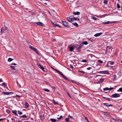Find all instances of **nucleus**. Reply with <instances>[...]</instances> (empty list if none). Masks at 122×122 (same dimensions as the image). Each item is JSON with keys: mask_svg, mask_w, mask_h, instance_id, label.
Listing matches in <instances>:
<instances>
[{"mask_svg": "<svg viewBox=\"0 0 122 122\" xmlns=\"http://www.w3.org/2000/svg\"><path fill=\"white\" fill-rule=\"evenodd\" d=\"M13 60V59L11 58H9L8 59V61L9 62H10L12 61Z\"/></svg>", "mask_w": 122, "mask_h": 122, "instance_id": "nucleus-27", "label": "nucleus"}, {"mask_svg": "<svg viewBox=\"0 0 122 122\" xmlns=\"http://www.w3.org/2000/svg\"><path fill=\"white\" fill-rule=\"evenodd\" d=\"M73 19L74 20H74H76L77 21H80V19H79L78 17H73Z\"/></svg>", "mask_w": 122, "mask_h": 122, "instance_id": "nucleus-16", "label": "nucleus"}, {"mask_svg": "<svg viewBox=\"0 0 122 122\" xmlns=\"http://www.w3.org/2000/svg\"><path fill=\"white\" fill-rule=\"evenodd\" d=\"M37 17L39 21L41 20L43 18V15L42 14H38L37 16Z\"/></svg>", "mask_w": 122, "mask_h": 122, "instance_id": "nucleus-5", "label": "nucleus"}, {"mask_svg": "<svg viewBox=\"0 0 122 122\" xmlns=\"http://www.w3.org/2000/svg\"><path fill=\"white\" fill-rule=\"evenodd\" d=\"M51 120L52 122H56V120L54 119L51 118Z\"/></svg>", "mask_w": 122, "mask_h": 122, "instance_id": "nucleus-23", "label": "nucleus"}, {"mask_svg": "<svg viewBox=\"0 0 122 122\" xmlns=\"http://www.w3.org/2000/svg\"><path fill=\"white\" fill-rule=\"evenodd\" d=\"M37 65L41 69L43 67H42V66H41V65H40V64H37Z\"/></svg>", "mask_w": 122, "mask_h": 122, "instance_id": "nucleus-21", "label": "nucleus"}, {"mask_svg": "<svg viewBox=\"0 0 122 122\" xmlns=\"http://www.w3.org/2000/svg\"><path fill=\"white\" fill-rule=\"evenodd\" d=\"M117 7L118 8H120V6L118 4H117Z\"/></svg>", "mask_w": 122, "mask_h": 122, "instance_id": "nucleus-52", "label": "nucleus"}, {"mask_svg": "<svg viewBox=\"0 0 122 122\" xmlns=\"http://www.w3.org/2000/svg\"><path fill=\"white\" fill-rule=\"evenodd\" d=\"M29 48L32 49V50H34V48H34V47H33V46H29Z\"/></svg>", "mask_w": 122, "mask_h": 122, "instance_id": "nucleus-31", "label": "nucleus"}, {"mask_svg": "<svg viewBox=\"0 0 122 122\" xmlns=\"http://www.w3.org/2000/svg\"><path fill=\"white\" fill-rule=\"evenodd\" d=\"M12 112L14 113L15 115L16 116H17L18 115L17 113V111L15 110L12 111Z\"/></svg>", "mask_w": 122, "mask_h": 122, "instance_id": "nucleus-13", "label": "nucleus"}, {"mask_svg": "<svg viewBox=\"0 0 122 122\" xmlns=\"http://www.w3.org/2000/svg\"><path fill=\"white\" fill-rule=\"evenodd\" d=\"M120 91V92H122V88H119V90H118L117 91V92Z\"/></svg>", "mask_w": 122, "mask_h": 122, "instance_id": "nucleus-33", "label": "nucleus"}, {"mask_svg": "<svg viewBox=\"0 0 122 122\" xmlns=\"http://www.w3.org/2000/svg\"><path fill=\"white\" fill-rule=\"evenodd\" d=\"M21 117H22L26 118V117H27L26 115H24L22 116H21Z\"/></svg>", "mask_w": 122, "mask_h": 122, "instance_id": "nucleus-45", "label": "nucleus"}, {"mask_svg": "<svg viewBox=\"0 0 122 122\" xmlns=\"http://www.w3.org/2000/svg\"><path fill=\"white\" fill-rule=\"evenodd\" d=\"M92 19L95 20H96L98 19L97 18L93 16H92Z\"/></svg>", "mask_w": 122, "mask_h": 122, "instance_id": "nucleus-25", "label": "nucleus"}, {"mask_svg": "<svg viewBox=\"0 0 122 122\" xmlns=\"http://www.w3.org/2000/svg\"><path fill=\"white\" fill-rule=\"evenodd\" d=\"M10 67L13 69L14 70H15L16 71H17V69L15 68V67L14 66H10Z\"/></svg>", "mask_w": 122, "mask_h": 122, "instance_id": "nucleus-22", "label": "nucleus"}, {"mask_svg": "<svg viewBox=\"0 0 122 122\" xmlns=\"http://www.w3.org/2000/svg\"><path fill=\"white\" fill-rule=\"evenodd\" d=\"M117 120L118 121V122H121L122 121V120L120 119H118V120Z\"/></svg>", "mask_w": 122, "mask_h": 122, "instance_id": "nucleus-59", "label": "nucleus"}, {"mask_svg": "<svg viewBox=\"0 0 122 122\" xmlns=\"http://www.w3.org/2000/svg\"><path fill=\"white\" fill-rule=\"evenodd\" d=\"M67 95H68L71 98V95L68 93H67Z\"/></svg>", "mask_w": 122, "mask_h": 122, "instance_id": "nucleus-58", "label": "nucleus"}, {"mask_svg": "<svg viewBox=\"0 0 122 122\" xmlns=\"http://www.w3.org/2000/svg\"><path fill=\"white\" fill-rule=\"evenodd\" d=\"M36 24L40 25L43 26L44 25V24L41 22H37L36 23Z\"/></svg>", "mask_w": 122, "mask_h": 122, "instance_id": "nucleus-11", "label": "nucleus"}, {"mask_svg": "<svg viewBox=\"0 0 122 122\" xmlns=\"http://www.w3.org/2000/svg\"><path fill=\"white\" fill-rule=\"evenodd\" d=\"M70 67H71V68H73V67L71 65H70Z\"/></svg>", "mask_w": 122, "mask_h": 122, "instance_id": "nucleus-64", "label": "nucleus"}, {"mask_svg": "<svg viewBox=\"0 0 122 122\" xmlns=\"http://www.w3.org/2000/svg\"><path fill=\"white\" fill-rule=\"evenodd\" d=\"M113 89V87L110 88H109V90H112Z\"/></svg>", "mask_w": 122, "mask_h": 122, "instance_id": "nucleus-61", "label": "nucleus"}, {"mask_svg": "<svg viewBox=\"0 0 122 122\" xmlns=\"http://www.w3.org/2000/svg\"><path fill=\"white\" fill-rule=\"evenodd\" d=\"M57 72L59 73L61 75H62L61 74H62V73L60 71H58Z\"/></svg>", "mask_w": 122, "mask_h": 122, "instance_id": "nucleus-48", "label": "nucleus"}, {"mask_svg": "<svg viewBox=\"0 0 122 122\" xmlns=\"http://www.w3.org/2000/svg\"><path fill=\"white\" fill-rule=\"evenodd\" d=\"M2 85L5 86H7V85L6 84V83H2Z\"/></svg>", "mask_w": 122, "mask_h": 122, "instance_id": "nucleus-47", "label": "nucleus"}, {"mask_svg": "<svg viewBox=\"0 0 122 122\" xmlns=\"http://www.w3.org/2000/svg\"><path fill=\"white\" fill-rule=\"evenodd\" d=\"M43 90L46 92H50V90L48 89H44Z\"/></svg>", "mask_w": 122, "mask_h": 122, "instance_id": "nucleus-32", "label": "nucleus"}, {"mask_svg": "<svg viewBox=\"0 0 122 122\" xmlns=\"http://www.w3.org/2000/svg\"><path fill=\"white\" fill-rule=\"evenodd\" d=\"M104 104L107 107L112 106V105L111 104H107V103H104Z\"/></svg>", "mask_w": 122, "mask_h": 122, "instance_id": "nucleus-15", "label": "nucleus"}, {"mask_svg": "<svg viewBox=\"0 0 122 122\" xmlns=\"http://www.w3.org/2000/svg\"><path fill=\"white\" fill-rule=\"evenodd\" d=\"M97 73H101L102 74H109V73L108 71L106 70L105 71H100L97 72Z\"/></svg>", "mask_w": 122, "mask_h": 122, "instance_id": "nucleus-1", "label": "nucleus"}, {"mask_svg": "<svg viewBox=\"0 0 122 122\" xmlns=\"http://www.w3.org/2000/svg\"><path fill=\"white\" fill-rule=\"evenodd\" d=\"M62 118V116H61L60 117H57V119H61Z\"/></svg>", "mask_w": 122, "mask_h": 122, "instance_id": "nucleus-40", "label": "nucleus"}, {"mask_svg": "<svg viewBox=\"0 0 122 122\" xmlns=\"http://www.w3.org/2000/svg\"><path fill=\"white\" fill-rule=\"evenodd\" d=\"M120 95L119 94L117 93H116L112 94L111 97H112L116 98L119 97H120Z\"/></svg>", "mask_w": 122, "mask_h": 122, "instance_id": "nucleus-4", "label": "nucleus"}, {"mask_svg": "<svg viewBox=\"0 0 122 122\" xmlns=\"http://www.w3.org/2000/svg\"><path fill=\"white\" fill-rule=\"evenodd\" d=\"M3 93L6 95H10L12 94L13 93L12 92H3Z\"/></svg>", "mask_w": 122, "mask_h": 122, "instance_id": "nucleus-7", "label": "nucleus"}, {"mask_svg": "<svg viewBox=\"0 0 122 122\" xmlns=\"http://www.w3.org/2000/svg\"><path fill=\"white\" fill-rule=\"evenodd\" d=\"M62 75L61 76H62V77L65 79L66 80H68V79L67 78V77H66V76L62 74H61Z\"/></svg>", "mask_w": 122, "mask_h": 122, "instance_id": "nucleus-19", "label": "nucleus"}, {"mask_svg": "<svg viewBox=\"0 0 122 122\" xmlns=\"http://www.w3.org/2000/svg\"><path fill=\"white\" fill-rule=\"evenodd\" d=\"M92 68L91 67H89L87 68V69L88 70H90L91 69H92Z\"/></svg>", "mask_w": 122, "mask_h": 122, "instance_id": "nucleus-55", "label": "nucleus"}, {"mask_svg": "<svg viewBox=\"0 0 122 122\" xmlns=\"http://www.w3.org/2000/svg\"><path fill=\"white\" fill-rule=\"evenodd\" d=\"M104 80V79H101L99 81H98L97 83L98 84L102 83L103 81Z\"/></svg>", "mask_w": 122, "mask_h": 122, "instance_id": "nucleus-9", "label": "nucleus"}, {"mask_svg": "<svg viewBox=\"0 0 122 122\" xmlns=\"http://www.w3.org/2000/svg\"><path fill=\"white\" fill-rule=\"evenodd\" d=\"M82 42L83 43V45L85 44V45H87L88 44V43L86 41H83Z\"/></svg>", "mask_w": 122, "mask_h": 122, "instance_id": "nucleus-29", "label": "nucleus"}, {"mask_svg": "<svg viewBox=\"0 0 122 122\" xmlns=\"http://www.w3.org/2000/svg\"><path fill=\"white\" fill-rule=\"evenodd\" d=\"M106 100H108L109 101H110L111 100V99L109 98H105Z\"/></svg>", "mask_w": 122, "mask_h": 122, "instance_id": "nucleus-42", "label": "nucleus"}, {"mask_svg": "<svg viewBox=\"0 0 122 122\" xmlns=\"http://www.w3.org/2000/svg\"><path fill=\"white\" fill-rule=\"evenodd\" d=\"M53 101L54 103V104H58V103L57 102H56L54 99H53Z\"/></svg>", "mask_w": 122, "mask_h": 122, "instance_id": "nucleus-43", "label": "nucleus"}, {"mask_svg": "<svg viewBox=\"0 0 122 122\" xmlns=\"http://www.w3.org/2000/svg\"><path fill=\"white\" fill-rule=\"evenodd\" d=\"M34 51H35L38 54V51L36 49V48H34V50H33Z\"/></svg>", "mask_w": 122, "mask_h": 122, "instance_id": "nucleus-35", "label": "nucleus"}, {"mask_svg": "<svg viewBox=\"0 0 122 122\" xmlns=\"http://www.w3.org/2000/svg\"><path fill=\"white\" fill-rule=\"evenodd\" d=\"M81 48L80 47V46H79L77 48V50H79L80 49V48Z\"/></svg>", "mask_w": 122, "mask_h": 122, "instance_id": "nucleus-63", "label": "nucleus"}, {"mask_svg": "<svg viewBox=\"0 0 122 122\" xmlns=\"http://www.w3.org/2000/svg\"><path fill=\"white\" fill-rule=\"evenodd\" d=\"M43 71L45 72H46L47 71V70L46 68H45Z\"/></svg>", "mask_w": 122, "mask_h": 122, "instance_id": "nucleus-53", "label": "nucleus"}, {"mask_svg": "<svg viewBox=\"0 0 122 122\" xmlns=\"http://www.w3.org/2000/svg\"><path fill=\"white\" fill-rule=\"evenodd\" d=\"M104 113L106 116L108 115H109V112H104Z\"/></svg>", "mask_w": 122, "mask_h": 122, "instance_id": "nucleus-28", "label": "nucleus"}, {"mask_svg": "<svg viewBox=\"0 0 122 122\" xmlns=\"http://www.w3.org/2000/svg\"><path fill=\"white\" fill-rule=\"evenodd\" d=\"M40 118L41 120L42 121L44 120V116L42 115H40Z\"/></svg>", "mask_w": 122, "mask_h": 122, "instance_id": "nucleus-24", "label": "nucleus"}, {"mask_svg": "<svg viewBox=\"0 0 122 122\" xmlns=\"http://www.w3.org/2000/svg\"><path fill=\"white\" fill-rule=\"evenodd\" d=\"M82 62H87V61L86 60H84L82 61Z\"/></svg>", "mask_w": 122, "mask_h": 122, "instance_id": "nucleus-51", "label": "nucleus"}, {"mask_svg": "<svg viewBox=\"0 0 122 122\" xmlns=\"http://www.w3.org/2000/svg\"><path fill=\"white\" fill-rule=\"evenodd\" d=\"M76 92H75L74 93L76 95L78 94V93H78L79 92V91L77 90H76Z\"/></svg>", "mask_w": 122, "mask_h": 122, "instance_id": "nucleus-49", "label": "nucleus"}, {"mask_svg": "<svg viewBox=\"0 0 122 122\" xmlns=\"http://www.w3.org/2000/svg\"><path fill=\"white\" fill-rule=\"evenodd\" d=\"M108 1L106 0H104V1L103 3L105 4H107V3Z\"/></svg>", "mask_w": 122, "mask_h": 122, "instance_id": "nucleus-38", "label": "nucleus"}, {"mask_svg": "<svg viewBox=\"0 0 122 122\" xmlns=\"http://www.w3.org/2000/svg\"><path fill=\"white\" fill-rule=\"evenodd\" d=\"M113 23V22H110L109 21H108L107 22H103V24H112Z\"/></svg>", "mask_w": 122, "mask_h": 122, "instance_id": "nucleus-10", "label": "nucleus"}, {"mask_svg": "<svg viewBox=\"0 0 122 122\" xmlns=\"http://www.w3.org/2000/svg\"><path fill=\"white\" fill-rule=\"evenodd\" d=\"M25 107L27 108L29 106L27 102H25Z\"/></svg>", "mask_w": 122, "mask_h": 122, "instance_id": "nucleus-12", "label": "nucleus"}, {"mask_svg": "<svg viewBox=\"0 0 122 122\" xmlns=\"http://www.w3.org/2000/svg\"><path fill=\"white\" fill-rule=\"evenodd\" d=\"M18 114L19 115H21L22 114V112H21L20 111H18Z\"/></svg>", "mask_w": 122, "mask_h": 122, "instance_id": "nucleus-41", "label": "nucleus"}, {"mask_svg": "<svg viewBox=\"0 0 122 122\" xmlns=\"http://www.w3.org/2000/svg\"><path fill=\"white\" fill-rule=\"evenodd\" d=\"M68 118L69 119H72V117L71 116H70V115H69Z\"/></svg>", "mask_w": 122, "mask_h": 122, "instance_id": "nucleus-46", "label": "nucleus"}, {"mask_svg": "<svg viewBox=\"0 0 122 122\" xmlns=\"http://www.w3.org/2000/svg\"><path fill=\"white\" fill-rule=\"evenodd\" d=\"M5 119H6L5 118L0 119V121H2V120H5Z\"/></svg>", "mask_w": 122, "mask_h": 122, "instance_id": "nucleus-56", "label": "nucleus"}, {"mask_svg": "<svg viewBox=\"0 0 122 122\" xmlns=\"http://www.w3.org/2000/svg\"><path fill=\"white\" fill-rule=\"evenodd\" d=\"M103 90L104 91H106L107 90H109V88H108L107 87L103 89Z\"/></svg>", "mask_w": 122, "mask_h": 122, "instance_id": "nucleus-34", "label": "nucleus"}, {"mask_svg": "<svg viewBox=\"0 0 122 122\" xmlns=\"http://www.w3.org/2000/svg\"><path fill=\"white\" fill-rule=\"evenodd\" d=\"M3 28H4V30L5 31L7 30L8 29V28L7 27H6V26H5V27H3Z\"/></svg>", "mask_w": 122, "mask_h": 122, "instance_id": "nucleus-44", "label": "nucleus"}, {"mask_svg": "<svg viewBox=\"0 0 122 122\" xmlns=\"http://www.w3.org/2000/svg\"><path fill=\"white\" fill-rule=\"evenodd\" d=\"M62 23L63 24L64 26H65L67 27L68 28H69L70 27V26L69 25H68V23L66 21H62Z\"/></svg>", "mask_w": 122, "mask_h": 122, "instance_id": "nucleus-3", "label": "nucleus"}, {"mask_svg": "<svg viewBox=\"0 0 122 122\" xmlns=\"http://www.w3.org/2000/svg\"><path fill=\"white\" fill-rule=\"evenodd\" d=\"M73 14L75 15H79L80 14L79 12L77 11L76 12H74Z\"/></svg>", "mask_w": 122, "mask_h": 122, "instance_id": "nucleus-18", "label": "nucleus"}, {"mask_svg": "<svg viewBox=\"0 0 122 122\" xmlns=\"http://www.w3.org/2000/svg\"><path fill=\"white\" fill-rule=\"evenodd\" d=\"M78 71L80 72H81V73H85V72L83 71H80L79 70H78Z\"/></svg>", "mask_w": 122, "mask_h": 122, "instance_id": "nucleus-39", "label": "nucleus"}, {"mask_svg": "<svg viewBox=\"0 0 122 122\" xmlns=\"http://www.w3.org/2000/svg\"><path fill=\"white\" fill-rule=\"evenodd\" d=\"M116 75H114L113 76V78L114 79H115L116 78Z\"/></svg>", "mask_w": 122, "mask_h": 122, "instance_id": "nucleus-50", "label": "nucleus"}, {"mask_svg": "<svg viewBox=\"0 0 122 122\" xmlns=\"http://www.w3.org/2000/svg\"><path fill=\"white\" fill-rule=\"evenodd\" d=\"M83 45H84L82 42L80 44V45H79V46H80V47L81 48H82V47L83 46Z\"/></svg>", "mask_w": 122, "mask_h": 122, "instance_id": "nucleus-30", "label": "nucleus"}, {"mask_svg": "<svg viewBox=\"0 0 122 122\" xmlns=\"http://www.w3.org/2000/svg\"><path fill=\"white\" fill-rule=\"evenodd\" d=\"M11 65H13L14 66H16V64L15 63H13L11 64Z\"/></svg>", "mask_w": 122, "mask_h": 122, "instance_id": "nucleus-60", "label": "nucleus"}, {"mask_svg": "<svg viewBox=\"0 0 122 122\" xmlns=\"http://www.w3.org/2000/svg\"><path fill=\"white\" fill-rule=\"evenodd\" d=\"M71 16L69 17H68L67 18V19L69 22H71L74 21V20L73 19V17H71Z\"/></svg>", "mask_w": 122, "mask_h": 122, "instance_id": "nucleus-2", "label": "nucleus"}, {"mask_svg": "<svg viewBox=\"0 0 122 122\" xmlns=\"http://www.w3.org/2000/svg\"><path fill=\"white\" fill-rule=\"evenodd\" d=\"M5 30H4V28H2L1 29V33L2 34L4 33Z\"/></svg>", "mask_w": 122, "mask_h": 122, "instance_id": "nucleus-14", "label": "nucleus"}, {"mask_svg": "<svg viewBox=\"0 0 122 122\" xmlns=\"http://www.w3.org/2000/svg\"><path fill=\"white\" fill-rule=\"evenodd\" d=\"M69 49L71 51H72L73 50L74 48L73 47L71 46L69 47Z\"/></svg>", "mask_w": 122, "mask_h": 122, "instance_id": "nucleus-17", "label": "nucleus"}, {"mask_svg": "<svg viewBox=\"0 0 122 122\" xmlns=\"http://www.w3.org/2000/svg\"><path fill=\"white\" fill-rule=\"evenodd\" d=\"M102 34V33L101 32L100 33H97L96 34L94 35V36L95 37H98L100 35Z\"/></svg>", "mask_w": 122, "mask_h": 122, "instance_id": "nucleus-8", "label": "nucleus"}, {"mask_svg": "<svg viewBox=\"0 0 122 122\" xmlns=\"http://www.w3.org/2000/svg\"><path fill=\"white\" fill-rule=\"evenodd\" d=\"M69 119L68 118H66L65 120L66 122H69Z\"/></svg>", "mask_w": 122, "mask_h": 122, "instance_id": "nucleus-37", "label": "nucleus"}, {"mask_svg": "<svg viewBox=\"0 0 122 122\" xmlns=\"http://www.w3.org/2000/svg\"><path fill=\"white\" fill-rule=\"evenodd\" d=\"M108 63L110 65H112L114 64V62H113L112 61H109Z\"/></svg>", "mask_w": 122, "mask_h": 122, "instance_id": "nucleus-20", "label": "nucleus"}, {"mask_svg": "<svg viewBox=\"0 0 122 122\" xmlns=\"http://www.w3.org/2000/svg\"><path fill=\"white\" fill-rule=\"evenodd\" d=\"M7 113H10V111L9 110H6Z\"/></svg>", "mask_w": 122, "mask_h": 122, "instance_id": "nucleus-57", "label": "nucleus"}, {"mask_svg": "<svg viewBox=\"0 0 122 122\" xmlns=\"http://www.w3.org/2000/svg\"><path fill=\"white\" fill-rule=\"evenodd\" d=\"M54 27H56L57 26L59 27L60 28H61L62 27L59 25H57V23L56 22H53L52 23Z\"/></svg>", "mask_w": 122, "mask_h": 122, "instance_id": "nucleus-6", "label": "nucleus"}, {"mask_svg": "<svg viewBox=\"0 0 122 122\" xmlns=\"http://www.w3.org/2000/svg\"><path fill=\"white\" fill-rule=\"evenodd\" d=\"M72 24L77 27L78 26V25L77 23H73Z\"/></svg>", "mask_w": 122, "mask_h": 122, "instance_id": "nucleus-26", "label": "nucleus"}, {"mask_svg": "<svg viewBox=\"0 0 122 122\" xmlns=\"http://www.w3.org/2000/svg\"><path fill=\"white\" fill-rule=\"evenodd\" d=\"M85 117V119H86V120H87V121L88 122H89V121H88V119L87 118V117Z\"/></svg>", "mask_w": 122, "mask_h": 122, "instance_id": "nucleus-54", "label": "nucleus"}, {"mask_svg": "<svg viewBox=\"0 0 122 122\" xmlns=\"http://www.w3.org/2000/svg\"><path fill=\"white\" fill-rule=\"evenodd\" d=\"M98 61L99 62V63H103V61H101V60H98Z\"/></svg>", "mask_w": 122, "mask_h": 122, "instance_id": "nucleus-36", "label": "nucleus"}, {"mask_svg": "<svg viewBox=\"0 0 122 122\" xmlns=\"http://www.w3.org/2000/svg\"><path fill=\"white\" fill-rule=\"evenodd\" d=\"M16 96L17 97H21V96H19L18 95H16Z\"/></svg>", "mask_w": 122, "mask_h": 122, "instance_id": "nucleus-62", "label": "nucleus"}]
</instances>
